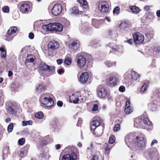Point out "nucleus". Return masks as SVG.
I'll return each mask as SVG.
<instances>
[{
    "label": "nucleus",
    "instance_id": "obj_50",
    "mask_svg": "<svg viewBox=\"0 0 160 160\" xmlns=\"http://www.w3.org/2000/svg\"><path fill=\"white\" fill-rule=\"evenodd\" d=\"M154 98H156V101H160V93H157L154 96Z\"/></svg>",
    "mask_w": 160,
    "mask_h": 160
},
{
    "label": "nucleus",
    "instance_id": "obj_9",
    "mask_svg": "<svg viewBox=\"0 0 160 160\" xmlns=\"http://www.w3.org/2000/svg\"><path fill=\"white\" fill-rule=\"evenodd\" d=\"M7 111L11 114H15L17 113V106L14 103L8 102L6 103Z\"/></svg>",
    "mask_w": 160,
    "mask_h": 160
},
{
    "label": "nucleus",
    "instance_id": "obj_23",
    "mask_svg": "<svg viewBox=\"0 0 160 160\" xmlns=\"http://www.w3.org/2000/svg\"><path fill=\"white\" fill-rule=\"evenodd\" d=\"M27 58L25 59V64L26 66L28 65L29 62L33 63L35 61L34 58L32 54L28 55L27 56Z\"/></svg>",
    "mask_w": 160,
    "mask_h": 160
},
{
    "label": "nucleus",
    "instance_id": "obj_49",
    "mask_svg": "<svg viewBox=\"0 0 160 160\" xmlns=\"http://www.w3.org/2000/svg\"><path fill=\"white\" fill-rule=\"evenodd\" d=\"M29 148V145H26L23 148H22L23 149V151L24 152H26V154H27L28 151V150Z\"/></svg>",
    "mask_w": 160,
    "mask_h": 160
},
{
    "label": "nucleus",
    "instance_id": "obj_13",
    "mask_svg": "<svg viewBox=\"0 0 160 160\" xmlns=\"http://www.w3.org/2000/svg\"><path fill=\"white\" fill-rule=\"evenodd\" d=\"M89 78V75L87 72H82L78 77L79 82L82 84H85L88 81Z\"/></svg>",
    "mask_w": 160,
    "mask_h": 160
},
{
    "label": "nucleus",
    "instance_id": "obj_62",
    "mask_svg": "<svg viewBox=\"0 0 160 160\" xmlns=\"http://www.w3.org/2000/svg\"><path fill=\"white\" fill-rule=\"evenodd\" d=\"M61 145L59 144H57L55 145V148L56 149L59 150L61 148Z\"/></svg>",
    "mask_w": 160,
    "mask_h": 160
},
{
    "label": "nucleus",
    "instance_id": "obj_44",
    "mask_svg": "<svg viewBox=\"0 0 160 160\" xmlns=\"http://www.w3.org/2000/svg\"><path fill=\"white\" fill-rule=\"evenodd\" d=\"M105 63L106 65H107L108 67H111L113 65L115 64V63L112 62L110 61H107Z\"/></svg>",
    "mask_w": 160,
    "mask_h": 160
},
{
    "label": "nucleus",
    "instance_id": "obj_27",
    "mask_svg": "<svg viewBox=\"0 0 160 160\" xmlns=\"http://www.w3.org/2000/svg\"><path fill=\"white\" fill-rule=\"evenodd\" d=\"M132 78L133 80H136L140 77V75L135 71H133L131 73Z\"/></svg>",
    "mask_w": 160,
    "mask_h": 160
},
{
    "label": "nucleus",
    "instance_id": "obj_32",
    "mask_svg": "<svg viewBox=\"0 0 160 160\" xmlns=\"http://www.w3.org/2000/svg\"><path fill=\"white\" fill-rule=\"evenodd\" d=\"M104 147L105 152L107 153H109L111 148L110 145L107 143H105L104 144Z\"/></svg>",
    "mask_w": 160,
    "mask_h": 160
},
{
    "label": "nucleus",
    "instance_id": "obj_17",
    "mask_svg": "<svg viewBox=\"0 0 160 160\" xmlns=\"http://www.w3.org/2000/svg\"><path fill=\"white\" fill-rule=\"evenodd\" d=\"M59 46V44L55 41L50 42L48 45V47L51 50H54L58 49Z\"/></svg>",
    "mask_w": 160,
    "mask_h": 160
},
{
    "label": "nucleus",
    "instance_id": "obj_59",
    "mask_svg": "<svg viewBox=\"0 0 160 160\" xmlns=\"http://www.w3.org/2000/svg\"><path fill=\"white\" fill-rule=\"evenodd\" d=\"M57 104L58 106L61 107L63 105V103L62 101H58L57 102Z\"/></svg>",
    "mask_w": 160,
    "mask_h": 160
},
{
    "label": "nucleus",
    "instance_id": "obj_5",
    "mask_svg": "<svg viewBox=\"0 0 160 160\" xmlns=\"http://www.w3.org/2000/svg\"><path fill=\"white\" fill-rule=\"evenodd\" d=\"M39 70L41 71H48L50 74H53L55 72V68L54 66H50L47 65L45 62H41L39 66Z\"/></svg>",
    "mask_w": 160,
    "mask_h": 160
},
{
    "label": "nucleus",
    "instance_id": "obj_7",
    "mask_svg": "<svg viewBox=\"0 0 160 160\" xmlns=\"http://www.w3.org/2000/svg\"><path fill=\"white\" fill-rule=\"evenodd\" d=\"M98 3V7L100 11L106 13H109V5L107 2L105 1H99Z\"/></svg>",
    "mask_w": 160,
    "mask_h": 160
},
{
    "label": "nucleus",
    "instance_id": "obj_19",
    "mask_svg": "<svg viewBox=\"0 0 160 160\" xmlns=\"http://www.w3.org/2000/svg\"><path fill=\"white\" fill-rule=\"evenodd\" d=\"M118 82V79L115 76H112L109 77L108 82L109 85L112 86H116Z\"/></svg>",
    "mask_w": 160,
    "mask_h": 160
},
{
    "label": "nucleus",
    "instance_id": "obj_47",
    "mask_svg": "<svg viewBox=\"0 0 160 160\" xmlns=\"http://www.w3.org/2000/svg\"><path fill=\"white\" fill-rule=\"evenodd\" d=\"M147 16L149 19H153L154 17V13L148 12L147 13Z\"/></svg>",
    "mask_w": 160,
    "mask_h": 160
},
{
    "label": "nucleus",
    "instance_id": "obj_52",
    "mask_svg": "<svg viewBox=\"0 0 160 160\" xmlns=\"http://www.w3.org/2000/svg\"><path fill=\"white\" fill-rule=\"evenodd\" d=\"M125 42L128 43L129 44L131 45L133 44V40L132 39H129L125 41Z\"/></svg>",
    "mask_w": 160,
    "mask_h": 160
},
{
    "label": "nucleus",
    "instance_id": "obj_18",
    "mask_svg": "<svg viewBox=\"0 0 160 160\" xmlns=\"http://www.w3.org/2000/svg\"><path fill=\"white\" fill-rule=\"evenodd\" d=\"M54 23H51L47 25H43L42 27V29L46 31L54 32Z\"/></svg>",
    "mask_w": 160,
    "mask_h": 160
},
{
    "label": "nucleus",
    "instance_id": "obj_14",
    "mask_svg": "<svg viewBox=\"0 0 160 160\" xmlns=\"http://www.w3.org/2000/svg\"><path fill=\"white\" fill-rule=\"evenodd\" d=\"M77 62L80 68L84 67L86 63V59L83 56H78L77 58Z\"/></svg>",
    "mask_w": 160,
    "mask_h": 160
},
{
    "label": "nucleus",
    "instance_id": "obj_35",
    "mask_svg": "<svg viewBox=\"0 0 160 160\" xmlns=\"http://www.w3.org/2000/svg\"><path fill=\"white\" fill-rule=\"evenodd\" d=\"M128 26L129 24L125 22H121L120 25V28L123 29L128 27Z\"/></svg>",
    "mask_w": 160,
    "mask_h": 160
},
{
    "label": "nucleus",
    "instance_id": "obj_64",
    "mask_svg": "<svg viewBox=\"0 0 160 160\" xmlns=\"http://www.w3.org/2000/svg\"><path fill=\"white\" fill-rule=\"evenodd\" d=\"M157 16L158 17H160V10H158L156 12Z\"/></svg>",
    "mask_w": 160,
    "mask_h": 160
},
{
    "label": "nucleus",
    "instance_id": "obj_40",
    "mask_svg": "<svg viewBox=\"0 0 160 160\" xmlns=\"http://www.w3.org/2000/svg\"><path fill=\"white\" fill-rule=\"evenodd\" d=\"M120 126H121L120 124H117L114 127L113 131L116 132L118 131L120 129Z\"/></svg>",
    "mask_w": 160,
    "mask_h": 160
},
{
    "label": "nucleus",
    "instance_id": "obj_42",
    "mask_svg": "<svg viewBox=\"0 0 160 160\" xmlns=\"http://www.w3.org/2000/svg\"><path fill=\"white\" fill-rule=\"evenodd\" d=\"M13 124L12 123H10L8 126L7 130L9 132H10L13 130Z\"/></svg>",
    "mask_w": 160,
    "mask_h": 160
},
{
    "label": "nucleus",
    "instance_id": "obj_61",
    "mask_svg": "<svg viewBox=\"0 0 160 160\" xmlns=\"http://www.w3.org/2000/svg\"><path fill=\"white\" fill-rule=\"evenodd\" d=\"M158 143V141L156 140H153L151 144V146H152L154 144H157Z\"/></svg>",
    "mask_w": 160,
    "mask_h": 160
},
{
    "label": "nucleus",
    "instance_id": "obj_25",
    "mask_svg": "<svg viewBox=\"0 0 160 160\" xmlns=\"http://www.w3.org/2000/svg\"><path fill=\"white\" fill-rule=\"evenodd\" d=\"M45 89H46V87L44 86L42 84H39L38 86L36 88V91L39 93L44 92Z\"/></svg>",
    "mask_w": 160,
    "mask_h": 160
},
{
    "label": "nucleus",
    "instance_id": "obj_34",
    "mask_svg": "<svg viewBox=\"0 0 160 160\" xmlns=\"http://www.w3.org/2000/svg\"><path fill=\"white\" fill-rule=\"evenodd\" d=\"M72 62V59L70 57H67L66 58L64 61V63L67 65H70Z\"/></svg>",
    "mask_w": 160,
    "mask_h": 160
},
{
    "label": "nucleus",
    "instance_id": "obj_11",
    "mask_svg": "<svg viewBox=\"0 0 160 160\" xmlns=\"http://www.w3.org/2000/svg\"><path fill=\"white\" fill-rule=\"evenodd\" d=\"M20 11L23 14H27L31 12L30 5L26 3H23L20 5Z\"/></svg>",
    "mask_w": 160,
    "mask_h": 160
},
{
    "label": "nucleus",
    "instance_id": "obj_48",
    "mask_svg": "<svg viewBox=\"0 0 160 160\" xmlns=\"http://www.w3.org/2000/svg\"><path fill=\"white\" fill-rule=\"evenodd\" d=\"M72 12L75 14H77L79 12L78 8L76 7H73L72 8Z\"/></svg>",
    "mask_w": 160,
    "mask_h": 160
},
{
    "label": "nucleus",
    "instance_id": "obj_63",
    "mask_svg": "<svg viewBox=\"0 0 160 160\" xmlns=\"http://www.w3.org/2000/svg\"><path fill=\"white\" fill-rule=\"evenodd\" d=\"M13 74V72H12V71H8V75L9 77H10V76H12Z\"/></svg>",
    "mask_w": 160,
    "mask_h": 160
},
{
    "label": "nucleus",
    "instance_id": "obj_1",
    "mask_svg": "<svg viewBox=\"0 0 160 160\" xmlns=\"http://www.w3.org/2000/svg\"><path fill=\"white\" fill-rule=\"evenodd\" d=\"M152 124V122L149 120L148 116L145 115L136 118L134 121V126L137 128H144L145 125L150 126Z\"/></svg>",
    "mask_w": 160,
    "mask_h": 160
},
{
    "label": "nucleus",
    "instance_id": "obj_4",
    "mask_svg": "<svg viewBox=\"0 0 160 160\" xmlns=\"http://www.w3.org/2000/svg\"><path fill=\"white\" fill-rule=\"evenodd\" d=\"M45 95V93H43L41 95L40 98L42 104L47 107H52L54 104L53 99L50 97H44Z\"/></svg>",
    "mask_w": 160,
    "mask_h": 160
},
{
    "label": "nucleus",
    "instance_id": "obj_2",
    "mask_svg": "<svg viewBox=\"0 0 160 160\" xmlns=\"http://www.w3.org/2000/svg\"><path fill=\"white\" fill-rule=\"evenodd\" d=\"M101 123V120L99 117H95L93 118L92 120L90 122V128L92 130L94 131L95 133L97 136L101 135L103 133V130L104 127H103L102 129L98 131L97 128L99 126Z\"/></svg>",
    "mask_w": 160,
    "mask_h": 160
},
{
    "label": "nucleus",
    "instance_id": "obj_58",
    "mask_svg": "<svg viewBox=\"0 0 160 160\" xmlns=\"http://www.w3.org/2000/svg\"><path fill=\"white\" fill-rule=\"evenodd\" d=\"M26 154V152H24L23 151H21L20 152L19 155L21 158H22L24 157L25 154Z\"/></svg>",
    "mask_w": 160,
    "mask_h": 160
},
{
    "label": "nucleus",
    "instance_id": "obj_36",
    "mask_svg": "<svg viewBox=\"0 0 160 160\" xmlns=\"http://www.w3.org/2000/svg\"><path fill=\"white\" fill-rule=\"evenodd\" d=\"M4 97L2 92L0 91V106H2L4 103Z\"/></svg>",
    "mask_w": 160,
    "mask_h": 160
},
{
    "label": "nucleus",
    "instance_id": "obj_51",
    "mask_svg": "<svg viewBox=\"0 0 160 160\" xmlns=\"http://www.w3.org/2000/svg\"><path fill=\"white\" fill-rule=\"evenodd\" d=\"M2 10L4 12H8L9 11V8L8 6H4L2 8Z\"/></svg>",
    "mask_w": 160,
    "mask_h": 160
},
{
    "label": "nucleus",
    "instance_id": "obj_39",
    "mask_svg": "<svg viewBox=\"0 0 160 160\" xmlns=\"http://www.w3.org/2000/svg\"><path fill=\"white\" fill-rule=\"evenodd\" d=\"M113 31L112 29H107L106 32V34L108 37H110L113 34Z\"/></svg>",
    "mask_w": 160,
    "mask_h": 160
},
{
    "label": "nucleus",
    "instance_id": "obj_54",
    "mask_svg": "<svg viewBox=\"0 0 160 160\" xmlns=\"http://www.w3.org/2000/svg\"><path fill=\"white\" fill-rule=\"evenodd\" d=\"M125 88L123 86H121L119 87V90L121 92H123L125 91Z\"/></svg>",
    "mask_w": 160,
    "mask_h": 160
},
{
    "label": "nucleus",
    "instance_id": "obj_22",
    "mask_svg": "<svg viewBox=\"0 0 160 160\" xmlns=\"http://www.w3.org/2000/svg\"><path fill=\"white\" fill-rule=\"evenodd\" d=\"M54 32H61L63 29V25L59 23H54Z\"/></svg>",
    "mask_w": 160,
    "mask_h": 160
},
{
    "label": "nucleus",
    "instance_id": "obj_53",
    "mask_svg": "<svg viewBox=\"0 0 160 160\" xmlns=\"http://www.w3.org/2000/svg\"><path fill=\"white\" fill-rule=\"evenodd\" d=\"M1 56L2 58H5L6 57V51L3 52H1Z\"/></svg>",
    "mask_w": 160,
    "mask_h": 160
},
{
    "label": "nucleus",
    "instance_id": "obj_43",
    "mask_svg": "<svg viewBox=\"0 0 160 160\" xmlns=\"http://www.w3.org/2000/svg\"><path fill=\"white\" fill-rule=\"evenodd\" d=\"M25 141V138H22L19 139L18 142L19 145L22 146L24 144Z\"/></svg>",
    "mask_w": 160,
    "mask_h": 160
},
{
    "label": "nucleus",
    "instance_id": "obj_60",
    "mask_svg": "<svg viewBox=\"0 0 160 160\" xmlns=\"http://www.w3.org/2000/svg\"><path fill=\"white\" fill-rule=\"evenodd\" d=\"M57 62L58 64H60L62 63L63 60L62 59H57Z\"/></svg>",
    "mask_w": 160,
    "mask_h": 160
},
{
    "label": "nucleus",
    "instance_id": "obj_8",
    "mask_svg": "<svg viewBox=\"0 0 160 160\" xmlns=\"http://www.w3.org/2000/svg\"><path fill=\"white\" fill-rule=\"evenodd\" d=\"M18 29L15 27H11L8 30L7 33L6 34V39L8 41H10L12 39L14 38L12 35L13 34L16 33Z\"/></svg>",
    "mask_w": 160,
    "mask_h": 160
},
{
    "label": "nucleus",
    "instance_id": "obj_55",
    "mask_svg": "<svg viewBox=\"0 0 160 160\" xmlns=\"http://www.w3.org/2000/svg\"><path fill=\"white\" fill-rule=\"evenodd\" d=\"M98 156L97 154H95L93 156L92 158L91 159V160H98Z\"/></svg>",
    "mask_w": 160,
    "mask_h": 160
},
{
    "label": "nucleus",
    "instance_id": "obj_33",
    "mask_svg": "<svg viewBox=\"0 0 160 160\" xmlns=\"http://www.w3.org/2000/svg\"><path fill=\"white\" fill-rule=\"evenodd\" d=\"M35 117L39 119H42L44 117L43 113L41 111L36 113L35 115Z\"/></svg>",
    "mask_w": 160,
    "mask_h": 160
},
{
    "label": "nucleus",
    "instance_id": "obj_57",
    "mask_svg": "<svg viewBox=\"0 0 160 160\" xmlns=\"http://www.w3.org/2000/svg\"><path fill=\"white\" fill-rule=\"evenodd\" d=\"M34 35L33 33L30 32L28 35V37L30 39H32L34 38Z\"/></svg>",
    "mask_w": 160,
    "mask_h": 160
},
{
    "label": "nucleus",
    "instance_id": "obj_37",
    "mask_svg": "<svg viewBox=\"0 0 160 160\" xmlns=\"http://www.w3.org/2000/svg\"><path fill=\"white\" fill-rule=\"evenodd\" d=\"M148 83L147 82L144 83L141 88V91L143 92L146 91L147 88L148 87Z\"/></svg>",
    "mask_w": 160,
    "mask_h": 160
},
{
    "label": "nucleus",
    "instance_id": "obj_31",
    "mask_svg": "<svg viewBox=\"0 0 160 160\" xmlns=\"http://www.w3.org/2000/svg\"><path fill=\"white\" fill-rule=\"evenodd\" d=\"M130 8L131 10L134 13L137 14L140 12L139 8L136 6H131Z\"/></svg>",
    "mask_w": 160,
    "mask_h": 160
},
{
    "label": "nucleus",
    "instance_id": "obj_20",
    "mask_svg": "<svg viewBox=\"0 0 160 160\" xmlns=\"http://www.w3.org/2000/svg\"><path fill=\"white\" fill-rule=\"evenodd\" d=\"M60 125V123L58 120L56 118H53L51 122L50 127L52 129H56Z\"/></svg>",
    "mask_w": 160,
    "mask_h": 160
},
{
    "label": "nucleus",
    "instance_id": "obj_30",
    "mask_svg": "<svg viewBox=\"0 0 160 160\" xmlns=\"http://www.w3.org/2000/svg\"><path fill=\"white\" fill-rule=\"evenodd\" d=\"M109 46L112 48V51L113 52H118L119 49V46L116 45H114V46L112 45V43H109L108 44Z\"/></svg>",
    "mask_w": 160,
    "mask_h": 160
},
{
    "label": "nucleus",
    "instance_id": "obj_26",
    "mask_svg": "<svg viewBox=\"0 0 160 160\" xmlns=\"http://www.w3.org/2000/svg\"><path fill=\"white\" fill-rule=\"evenodd\" d=\"M149 108L152 111H154L157 110V106L155 104L153 103H150L148 104Z\"/></svg>",
    "mask_w": 160,
    "mask_h": 160
},
{
    "label": "nucleus",
    "instance_id": "obj_12",
    "mask_svg": "<svg viewBox=\"0 0 160 160\" xmlns=\"http://www.w3.org/2000/svg\"><path fill=\"white\" fill-rule=\"evenodd\" d=\"M62 6L59 3L56 4L52 9V13L54 16L59 15L62 11Z\"/></svg>",
    "mask_w": 160,
    "mask_h": 160
},
{
    "label": "nucleus",
    "instance_id": "obj_16",
    "mask_svg": "<svg viewBox=\"0 0 160 160\" xmlns=\"http://www.w3.org/2000/svg\"><path fill=\"white\" fill-rule=\"evenodd\" d=\"M136 145L139 148L144 147L145 146V142L143 138H142L138 136L136 137Z\"/></svg>",
    "mask_w": 160,
    "mask_h": 160
},
{
    "label": "nucleus",
    "instance_id": "obj_45",
    "mask_svg": "<svg viewBox=\"0 0 160 160\" xmlns=\"http://www.w3.org/2000/svg\"><path fill=\"white\" fill-rule=\"evenodd\" d=\"M92 111L93 112H98V106L97 104H93V108H92Z\"/></svg>",
    "mask_w": 160,
    "mask_h": 160
},
{
    "label": "nucleus",
    "instance_id": "obj_21",
    "mask_svg": "<svg viewBox=\"0 0 160 160\" xmlns=\"http://www.w3.org/2000/svg\"><path fill=\"white\" fill-rule=\"evenodd\" d=\"M69 102L74 103H77L79 101L78 97L75 94H72L69 97Z\"/></svg>",
    "mask_w": 160,
    "mask_h": 160
},
{
    "label": "nucleus",
    "instance_id": "obj_3",
    "mask_svg": "<svg viewBox=\"0 0 160 160\" xmlns=\"http://www.w3.org/2000/svg\"><path fill=\"white\" fill-rule=\"evenodd\" d=\"M132 36L133 43L135 45H139L143 43L144 40V36L139 32L134 33Z\"/></svg>",
    "mask_w": 160,
    "mask_h": 160
},
{
    "label": "nucleus",
    "instance_id": "obj_38",
    "mask_svg": "<svg viewBox=\"0 0 160 160\" xmlns=\"http://www.w3.org/2000/svg\"><path fill=\"white\" fill-rule=\"evenodd\" d=\"M115 141V137L114 135H112L109 138L108 142L110 144H113Z\"/></svg>",
    "mask_w": 160,
    "mask_h": 160
},
{
    "label": "nucleus",
    "instance_id": "obj_46",
    "mask_svg": "<svg viewBox=\"0 0 160 160\" xmlns=\"http://www.w3.org/2000/svg\"><path fill=\"white\" fill-rule=\"evenodd\" d=\"M120 8L118 6L116 7L113 10V13L114 14H118L119 13Z\"/></svg>",
    "mask_w": 160,
    "mask_h": 160
},
{
    "label": "nucleus",
    "instance_id": "obj_15",
    "mask_svg": "<svg viewBox=\"0 0 160 160\" xmlns=\"http://www.w3.org/2000/svg\"><path fill=\"white\" fill-rule=\"evenodd\" d=\"M77 158V156L76 153L73 152L70 155L69 154L64 155L61 160H76Z\"/></svg>",
    "mask_w": 160,
    "mask_h": 160
},
{
    "label": "nucleus",
    "instance_id": "obj_6",
    "mask_svg": "<svg viewBox=\"0 0 160 160\" xmlns=\"http://www.w3.org/2000/svg\"><path fill=\"white\" fill-rule=\"evenodd\" d=\"M97 91L98 96L100 98L105 99L108 96L107 91L101 85L98 86Z\"/></svg>",
    "mask_w": 160,
    "mask_h": 160
},
{
    "label": "nucleus",
    "instance_id": "obj_41",
    "mask_svg": "<svg viewBox=\"0 0 160 160\" xmlns=\"http://www.w3.org/2000/svg\"><path fill=\"white\" fill-rule=\"evenodd\" d=\"M32 123V122L31 120L28 121H23L22 122V125L23 126H26L28 125H31Z\"/></svg>",
    "mask_w": 160,
    "mask_h": 160
},
{
    "label": "nucleus",
    "instance_id": "obj_10",
    "mask_svg": "<svg viewBox=\"0 0 160 160\" xmlns=\"http://www.w3.org/2000/svg\"><path fill=\"white\" fill-rule=\"evenodd\" d=\"M80 47V42L78 40H72L70 41L68 46L69 49L75 51L78 49Z\"/></svg>",
    "mask_w": 160,
    "mask_h": 160
},
{
    "label": "nucleus",
    "instance_id": "obj_29",
    "mask_svg": "<svg viewBox=\"0 0 160 160\" xmlns=\"http://www.w3.org/2000/svg\"><path fill=\"white\" fill-rule=\"evenodd\" d=\"M133 110L132 108L131 107L130 105H129L126 107L124 112L127 114H129L132 112Z\"/></svg>",
    "mask_w": 160,
    "mask_h": 160
},
{
    "label": "nucleus",
    "instance_id": "obj_56",
    "mask_svg": "<svg viewBox=\"0 0 160 160\" xmlns=\"http://www.w3.org/2000/svg\"><path fill=\"white\" fill-rule=\"evenodd\" d=\"M57 72L59 74H61L64 72V70L63 68H61L60 69H58Z\"/></svg>",
    "mask_w": 160,
    "mask_h": 160
},
{
    "label": "nucleus",
    "instance_id": "obj_24",
    "mask_svg": "<svg viewBox=\"0 0 160 160\" xmlns=\"http://www.w3.org/2000/svg\"><path fill=\"white\" fill-rule=\"evenodd\" d=\"M77 1L80 4V6L83 8L87 9L88 8V3L86 0H77Z\"/></svg>",
    "mask_w": 160,
    "mask_h": 160
},
{
    "label": "nucleus",
    "instance_id": "obj_28",
    "mask_svg": "<svg viewBox=\"0 0 160 160\" xmlns=\"http://www.w3.org/2000/svg\"><path fill=\"white\" fill-rule=\"evenodd\" d=\"M92 24L95 28H98L99 27V21L96 19H92Z\"/></svg>",
    "mask_w": 160,
    "mask_h": 160
}]
</instances>
